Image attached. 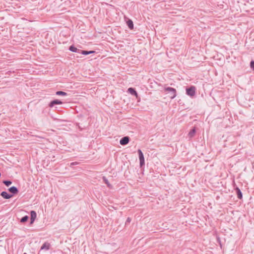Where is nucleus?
Segmentation results:
<instances>
[{"label":"nucleus","instance_id":"obj_13","mask_svg":"<svg viewBox=\"0 0 254 254\" xmlns=\"http://www.w3.org/2000/svg\"><path fill=\"white\" fill-rule=\"evenodd\" d=\"M127 24L128 27L130 29L132 30L133 29V23L131 19H128V20L127 21Z\"/></svg>","mask_w":254,"mask_h":254},{"label":"nucleus","instance_id":"obj_2","mask_svg":"<svg viewBox=\"0 0 254 254\" xmlns=\"http://www.w3.org/2000/svg\"><path fill=\"white\" fill-rule=\"evenodd\" d=\"M186 94L190 97L193 96L195 94V87L191 86L190 87L186 88Z\"/></svg>","mask_w":254,"mask_h":254},{"label":"nucleus","instance_id":"obj_21","mask_svg":"<svg viewBox=\"0 0 254 254\" xmlns=\"http://www.w3.org/2000/svg\"><path fill=\"white\" fill-rule=\"evenodd\" d=\"M78 164V162H72V163H71V164H70V166H71L75 165H77V164Z\"/></svg>","mask_w":254,"mask_h":254},{"label":"nucleus","instance_id":"obj_16","mask_svg":"<svg viewBox=\"0 0 254 254\" xmlns=\"http://www.w3.org/2000/svg\"><path fill=\"white\" fill-rule=\"evenodd\" d=\"M56 94L59 96H66L67 95V93L62 91H58L56 92Z\"/></svg>","mask_w":254,"mask_h":254},{"label":"nucleus","instance_id":"obj_5","mask_svg":"<svg viewBox=\"0 0 254 254\" xmlns=\"http://www.w3.org/2000/svg\"><path fill=\"white\" fill-rule=\"evenodd\" d=\"M129 141V137L128 136H125L122 137L120 141V143L122 145H125L127 144Z\"/></svg>","mask_w":254,"mask_h":254},{"label":"nucleus","instance_id":"obj_22","mask_svg":"<svg viewBox=\"0 0 254 254\" xmlns=\"http://www.w3.org/2000/svg\"><path fill=\"white\" fill-rule=\"evenodd\" d=\"M130 221H131V219L130 218L128 217L127 219L126 223L127 224V223H129Z\"/></svg>","mask_w":254,"mask_h":254},{"label":"nucleus","instance_id":"obj_17","mask_svg":"<svg viewBox=\"0 0 254 254\" xmlns=\"http://www.w3.org/2000/svg\"><path fill=\"white\" fill-rule=\"evenodd\" d=\"M28 219H29V216H27V215H25V216H23V217H22L21 218L20 222H21V223H25L26 221H27Z\"/></svg>","mask_w":254,"mask_h":254},{"label":"nucleus","instance_id":"obj_10","mask_svg":"<svg viewBox=\"0 0 254 254\" xmlns=\"http://www.w3.org/2000/svg\"><path fill=\"white\" fill-rule=\"evenodd\" d=\"M8 191H10L12 194H16L18 192V189L14 186H12L8 189Z\"/></svg>","mask_w":254,"mask_h":254},{"label":"nucleus","instance_id":"obj_15","mask_svg":"<svg viewBox=\"0 0 254 254\" xmlns=\"http://www.w3.org/2000/svg\"><path fill=\"white\" fill-rule=\"evenodd\" d=\"M196 132V130L195 128H193L190 130V131L189 133V136L190 137H192L194 136V134Z\"/></svg>","mask_w":254,"mask_h":254},{"label":"nucleus","instance_id":"obj_4","mask_svg":"<svg viewBox=\"0 0 254 254\" xmlns=\"http://www.w3.org/2000/svg\"><path fill=\"white\" fill-rule=\"evenodd\" d=\"M50 247H51V245H50V244L49 243H48V242L44 243L42 245V246H41V247L40 248V250L39 252V254H39L42 251H48L50 249Z\"/></svg>","mask_w":254,"mask_h":254},{"label":"nucleus","instance_id":"obj_6","mask_svg":"<svg viewBox=\"0 0 254 254\" xmlns=\"http://www.w3.org/2000/svg\"><path fill=\"white\" fill-rule=\"evenodd\" d=\"M37 217V213L36 212L32 210L30 211V224H33L35 220V219Z\"/></svg>","mask_w":254,"mask_h":254},{"label":"nucleus","instance_id":"obj_11","mask_svg":"<svg viewBox=\"0 0 254 254\" xmlns=\"http://www.w3.org/2000/svg\"><path fill=\"white\" fill-rule=\"evenodd\" d=\"M69 50L71 52H74V53H78V54H79L80 52V49H77V48H76L73 45L70 46L69 47Z\"/></svg>","mask_w":254,"mask_h":254},{"label":"nucleus","instance_id":"obj_1","mask_svg":"<svg viewBox=\"0 0 254 254\" xmlns=\"http://www.w3.org/2000/svg\"><path fill=\"white\" fill-rule=\"evenodd\" d=\"M165 91H167L169 93V97L171 99H173L176 96V90L172 87H167L164 88Z\"/></svg>","mask_w":254,"mask_h":254},{"label":"nucleus","instance_id":"obj_3","mask_svg":"<svg viewBox=\"0 0 254 254\" xmlns=\"http://www.w3.org/2000/svg\"><path fill=\"white\" fill-rule=\"evenodd\" d=\"M138 156H139V163H140V166L142 167L145 165V161H144V158L143 154L142 152V151L140 149H138L137 150Z\"/></svg>","mask_w":254,"mask_h":254},{"label":"nucleus","instance_id":"obj_19","mask_svg":"<svg viewBox=\"0 0 254 254\" xmlns=\"http://www.w3.org/2000/svg\"><path fill=\"white\" fill-rule=\"evenodd\" d=\"M103 180H104L105 183L106 184H107V185L108 186V187H111V185L109 183V182L108 181V180L105 177H103Z\"/></svg>","mask_w":254,"mask_h":254},{"label":"nucleus","instance_id":"obj_23","mask_svg":"<svg viewBox=\"0 0 254 254\" xmlns=\"http://www.w3.org/2000/svg\"><path fill=\"white\" fill-rule=\"evenodd\" d=\"M26 254V253H24V254Z\"/></svg>","mask_w":254,"mask_h":254},{"label":"nucleus","instance_id":"obj_7","mask_svg":"<svg viewBox=\"0 0 254 254\" xmlns=\"http://www.w3.org/2000/svg\"><path fill=\"white\" fill-rule=\"evenodd\" d=\"M63 103V102L58 100V99H55V100H54L53 101H52L50 104H49V106L50 107H53L54 106V105H60V104H62Z\"/></svg>","mask_w":254,"mask_h":254},{"label":"nucleus","instance_id":"obj_14","mask_svg":"<svg viewBox=\"0 0 254 254\" xmlns=\"http://www.w3.org/2000/svg\"><path fill=\"white\" fill-rule=\"evenodd\" d=\"M236 193H237V195L238 198L239 199L242 198L243 195H242V193L241 190L238 188H237L236 189Z\"/></svg>","mask_w":254,"mask_h":254},{"label":"nucleus","instance_id":"obj_8","mask_svg":"<svg viewBox=\"0 0 254 254\" xmlns=\"http://www.w3.org/2000/svg\"><path fill=\"white\" fill-rule=\"evenodd\" d=\"M0 195L5 199H9L12 197L13 194L8 193L6 191H2L0 193Z\"/></svg>","mask_w":254,"mask_h":254},{"label":"nucleus","instance_id":"obj_20","mask_svg":"<svg viewBox=\"0 0 254 254\" xmlns=\"http://www.w3.org/2000/svg\"><path fill=\"white\" fill-rule=\"evenodd\" d=\"M251 67L254 69V61H252L250 63Z\"/></svg>","mask_w":254,"mask_h":254},{"label":"nucleus","instance_id":"obj_18","mask_svg":"<svg viewBox=\"0 0 254 254\" xmlns=\"http://www.w3.org/2000/svg\"><path fill=\"white\" fill-rule=\"evenodd\" d=\"M3 183L7 187L9 186L11 184L12 182L9 180H4L3 181Z\"/></svg>","mask_w":254,"mask_h":254},{"label":"nucleus","instance_id":"obj_12","mask_svg":"<svg viewBox=\"0 0 254 254\" xmlns=\"http://www.w3.org/2000/svg\"><path fill=\"white\" fill-rule=\"evenodd\" d=\"M95 51H84L80 50V52L79 54H81L84 55H88L89 54L95 53Z\"/></svg>","mask_w":254,"mask_h":254},{"label":"nucleus","instance_id":"obj_9","mask_svg":"<svg viewBox=\"0 0 254 254\" xmlns=\"http://www.w3.org/2000/svg\"><path fill=\"white\" fill-rule=\"evenodd\" d=\"M127 92L129 93L130 94H131L133 96H135L136 98H137L138 94L135 90V89L132 87H129L127 89Z\"/></svg>","mask_w":254,"mask_h":254}]
</instances>
